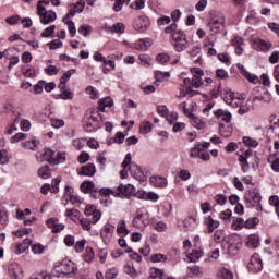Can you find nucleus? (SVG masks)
Listing matches in <instances>:
<instances>
[{
	"mask_svg": "<svg viewBox=\"0 0 279 279\" xmlns=\"http://www.w3.org/2000/svg\"><path fill=\"white\" fill-rule=\"evenodd\" d=\"M98 193H100L104 197H108V195H113V197H130L136 193V187H134L132 184H120L116 190L110 187H102L99 190L98 187Z\"/></svg>",
	"mask_w": 279,
	"mask_h": 279,
	"instance_id": "obj_1",
	"label": "nucleus"
},
{
	"mask_svg": "<svg viewBox=\"0 0 279 279\" xmlns=\"http://www.w3.org/2000/svg\"><path fill=\"white\" fill-rule=\"evenodd\" d=\"M213 34H219L223 27H226V16L219 11H211L207 23Z\"/></svg>",
	"mask_w": 279,
	"mask_h": 279,
	"instance_id": "obj_2",
	"label": "nucleus"
},
{
	"mask_svg": "<svg viewBox=\"0 0 279 279\" xmlns=\"http://www.w3.org/2000/svg\"><path fill=\"white\" fill-rule=\"evenodd\" d=\"M77 271V265L73 263L72 260H63V262H56L53 266V274H56L57 277H60V274H63V276H75V272Z\"/></svg>",
	"mask_w": 279,
	"mask_h": 279,
	"instance_id": "obj_3",
	"label": "nucleus"
},
{
	"mask_svg": "<svg viewBox=\"0 0 279 279\" xmlns=\"http://www.w3.org/2000/svg\"><path fill=\"white\" fill-rule=\"evenodd\" d=\"M244 202L248 208H256V210H263V196H260V191L257 189H251L245 193Z\"/></svg>",
	"mask_w": 279,
	"mask_h": 279,
	"instance_id": "obj_4",
	"label": "nucleus"
},
{
	"mask_svg": "<svg viewBox=\"0 0 279 279\" xmlns=\"http://www.w3.org/2000/svg\"><path fill=\"white\" fill-rule=\"evenodd\" d=\"M192 78L187 77L184 78L183 84L184 86H191V88H201L204 86V70L199 68L191 69Z\"/></svg>",
	"mask_w": 279,
	"mask_h": 279,
	"instance_id": "obj_5",
	"label": "nucleus"
},
{
	"mask_svg": "<svg viewBox=\"0 0 279 279\" xmlns=\"http://www.w3.org/2000/svg\"><path fill=\"white\" fill-rule=\"evenodd\" d=\"M150 222L151 220H150L149 210H147V208L145 207H142L137 209L136 216L134 217L132 223L134 228H138V230H143L147 228V225Z\"/></svg>",
	"mask_w": 279,
	"mask_h": 279,
	"instance_id": "obj_6",
	"label": "nucleus"
},
{
	"mask_svg": "<svg viewBox=\"0 0 279 279\" xmlns=\"http://www.w3.org/2000/svg\"><path fill=\"white\" fill-rule=\"evenodd\" d=\"M37 14L41 25H49V23H53V21L58 19V15L54 13V11H47V9L40 4L37 5Z\"/></svg>",
	"mask_w": 279,
	"mask_h": 279,
	"instance_id": "obj_7",
	"label": "nucleus"
},
{
	"mask_svg": "<svg viewBox=\"0 0 279 279\" xmlns=\"http://www.w3.org/2000/svg\"><path fill=\"white\" fill-rule=\"evenodd\" d=\"M83 126L87 132H96L99 128V119L95 113H86L83 118Z\"/></svg>",
	"mask_w": 279,
	"mask_h": 279,
	"instance_id": "obj_8",
	"label": "nucleus"
},
{
	"mask_svg": "<svg viewBox=\"0 0 279 279\" xmlns=\"http://www.w3.org/2000/svg\"><path fill=\"white\" fill-rule=\"evenodd\" d=\"M247 269L251 274H258V271H263V259H260V255H258V253L251 256Z\"/></svg>",
	"mask_w": 279,
	"mask_h": 279,
	"instance_id": "obj_9",
	"label": "nucleus"
},
{
	"mask_svg": "<svg viewBox=\"0 0 279 279\" xmlns=\"http://www.w3.org/2000/svg\"><path fill=\"white\" fill-rule=\"evenodd\" d=\"M133 27L140 34H144L149 28V17L145 15L137 17L133 23Z\"/></svg>",
	"mask_w": 279,
	"mask_h": 279,
	"instance_id": "obj_10",
	"label": "nucleus"
},
{
	"mask_svg": "<svg viewBox=\"0 0 279 279\" xmlns=\"http://www.w3.org/2000/svg\"><path fill=\"white\" fill-rule=\"evenodd\" d=\"M9 276L12 279H23L25 278V272L23 267L19 263H11L8 268Z\"/></svg>",
	"mask_w": 279,
	"mask_h": 279,
	"instance_id": "obj_11",
	"label": "nucleus"
},
{
	"mask_svg": "<svg viewBox=\"0 0 279 279\" xmlns=\"http://www.w3.org/2000/svg\"><path fill=\"white\" fill-rule=\"evenodd\" d=\"M129 169L131 171V175L135 180H138V182L147 181V175H145V172H143V169H141V167H138L137 165L132 163Z\"/></svg>",
	"mask_w": 279,
	"mask_h": 279,
	"instance_id": "obj_12",
	"label": "nucleus"
},
{
	"mask_svg": "<svg viewBox=\"0 0 279 279\" xmlns=\"http://www.w3.org/2000/svg\"><path fill=\"white\" fill-rule=\"evenodd\" d=\"M84 214L86 215V217H92V223H97V221H99V219H101V211L97 210L95 205H87L85 207Z\"/></svg>",
	"mask_w": 279,
	"mask_h": 279,
	"instance_id": "obj_13",
	"label": "nucleus"
},
{
	"mask_svg": "<svg viewBox=\"0 0 279 279\" xmlns=\"http://www.w3.org/2000/svg\"><path fill=\"white\" fill-rule=\"evenodd\" d=\"M112 234H114V226L109 223L105 225V227L100 231V235L106 245L110 243V239H112Z\"/></svg>",
	"mask_w": 279,
	"mask_h": 279,
	"instance_id": "obj_14",
	"label": "nucleus"
},
{
	"mask_svg": "<svg viewBox=\"0 0 279 279\" xmlns=\"http://www.w3.org/2000/svg\"><path fill=\"white\" fill-rule=\"evenodd\" d=\"M216 119H221L225 123H232V112L226 109H216L213 111Z\"/></svg>",
	"mask_w": 279,
	"mask_h": 279,
	"instance_id": "obj_15",
	"label": "nucleus"
},
{
	"mask_svg": "<svg viewBox=\"0 0 279 279\" xmlns=\"http://www.w3.org/2000/svg\"><path fill=\"white\" fill-rule=\"evenodd\" d=\"M270 130L277 134V138L274 141V149H279V120L276 116L270 117Z\"/></svg>",
	"mask_w": 279,
	"mask_h": 279,
	"instance_id": "obj_16",
	"label": "nucleus"
},
{
	"mask_svg": "<svg viewBox=\"0 0 279 279\" xmlns=\"http://www.w3.org/2000/svg\"><path fill=\"white\" fill-rule=\"evenodd\" d=\"M46 225L54 234H58L59 232H62V230H64V225L59 223L58 218L48 219L46 221Z\"/></svg>",
	"mask_w": 279,
	"mask_h": 279,
	"instance_id": "obj_17",
	"label": "nucleus"
},
{
	"mask_svg": "<svg viewBox=\"0 0 279 279\" xmlns=\"http://www.w3.org/2000/svg\"><path fill=\"white\" fill-rule=\"evenodd\" d=\"M236 66L239 71L243 74V76L251 82V84H258V82H260V78H258V76H256L255 74H252L248 71H246L243 64L238 63Z\"/></svg>",
	"mask_w": 279,
	"mask_h": 279,
	"instance_id": "obj_18",
	"label": "nucleus"
},
{
	"mask_svg": "<svg viewBox=\"0 0 279 279\" xmlns=\"http://www.w3.org/2000/svg\"><path fill=\"white\" fill-rule=\"evenodd\" d=\"M253 49L256 51H269V49H271V43L263 39H255L253 41Z\"/></svg>",
	"mask_w": 279,
	"mask_h": 279,
	"instance_id": "obj_19",
	"label": "nucleus"
},
{
	"mask_svg": "<svg viewBox=\"0 0 279 279\" xmlns=\"http://www.w3.org/2000/svg\"><path fill=\"white\" fill-rule=\"evenodd\" d=\"M149 182L153 186H156L157 189H165V186H167L168 184L167 178L160 175L150 177Z\"/></svg>",
	"mask_w": 279,
	"mask_h": 279,
	"instance_id": "obj_20",
	"label": "nucleus"
},
{
	"mask_svg": "<svg viewBox=\"0 0 279 279\" xmlns=\"http://www.w3.org/2000/svg\"><path fill=\"white\" fill-rule=\"evenodd\" d=\"M232 132H234V128L230 123H220L219 124V134L225 138H230L232 136Z\"/></svg>",
	"mask_w": 279,
	"mask_h": 279,
	"instance_id": "obj_21",
	"label": "nucleus"
},
{
	"mask_svg": "<svg viewBox=\"0 0 279 279\" xmlns=\"http://www.w3.org/2000/svg\"><path fill=\"white\" fill-rule=\"evenodd\" d=\"M151 45H154V39L151 38L140 39L135 43V49H137V51H147Z\"/></svg>",
	"mask_w": 279,
	"mask_h": 279,
	"instance_id": "obj_22",
	"label": "nucleus"
},
{
	"mask_svg": "<svg viewBox=\"0 0 279 279\" xmlns=\"http://www.w3.org/2000/svg\"><path fill=\"white\" fill-rule=\"evenodd\" d=\"M260 245V236L258 234L253 233L246 238V247L250 250H256Z\"/></svg>",
	"mask_w": 279,
	"mask_h": 279,
	"instance_id": "obj_23",
	"label": "nucleus"
},
{
	"mask_svg": "<svg viewBox=\"0 0 279 279\" xmlns=\"http://www.w3.org/2000/svg\"><path fill=\"white\" fill-rule=\"evenodd\" d=\"M96 172L97 168L93 163H87L86 166H83L81 168V171H78V175H86L88 178H93Z\"/></svg>",
	"mask_w": 279,
	"mask_h": 279,
	"instance_id": "obj_24",
	"label": "nucleus"
},
{
	"mask_svg": "<svg viewBox=\"0 0 279 279\" xmlns=\"http://www.w3.org/2000/svg\"><path fill=\"white\" fill-rule=\"evenodd\" d=\"M81 191L83 193H99V187L92 181H85L81 184Z\"/></svg>",
	"mask_w": 279,
	"mask_h": 279,
	"instance_id": "obj_25",
	"label": "nucleus"
},
{
	"mask_svg": "<svg viewBox=\"0 0 279 279\" xmlns=\"http://www.w3.org/2000/svg\"><path fill=\"white\" fill-rule=\"evenodd\" d=\"M189 119L193 128H196V130H204V128H206V122L202 120V118L195 116L194 113H192Z\"/></svg>",
	"mask_w": 279,
	"mask_h": 279,
	"instance_id": "obj_26",
	"label": "nucleus"
},
{
	"mask_svg": "<svg viewBox=\"0 0 279 279\" xmlns=\"http://www.w3.org/2000/svg\"><path fill=\"white\" fill-rule=\"evenodd\" d=\"M123 271L126 274V276H130V278L136 279L138 278V270L134 267L132 263H126L123 266Z\"/></svg>",
	"mask_w": 279,
	"mask_h": 279,
	"instance_id": "obj_27",
	"label": "nucleus"
},
{
	"mask_svg": "<svg viewBox=\"0 0 279 279\" xmlns=\"http://www.w3.org/2000/svg\"><path fill=\"white\" fill-rule=\"evenodd\" d=\"M112 106H114V102L111 97H106L98 101V110L100 112H106V108H112Z\"/></svg>",
	"mask_w": 279,
	"mask_h": 279,
	"instance_id": "obj_28",
	"label": "nucleus"
},
{
	"mask_svg": "<svg viewBox=\"0 0 279 279\" xmlns=\"http://www.w3.org/2000/svg\"><path fill=\"white\" fill-rule=\"evenodd\" d=\"M205 225L207 226L208 233L213 234V232H215L219 226V220H215L213 217L208 216L205 218Z\"/></svg>",
	"mask_w": 279,
	"mask_h": 279,
	"instance_id": "obj_29",
	"label": "nucleus"
},
{
	"mask_svg": "<svg viewBox=\"0 0 279 279\" xmlns=\"http://www.w3.org/2000/svg\"><path fill=\"white\" fill-rule=\"evenodd\" d=\"M204 256V251L202 248H194L187 256L190 263H197L199 258Z\"/></svg>",
	"mask_w": 279,
	"mask_h": 279,
	"instance_id": "obj_30",
	"label": "nucleus"
},
{
	"mask_svg": "<svg viewBox=\"0 0 279 279\" xmlns=\"http://www.w3.org/2000/svg\"><path fill=\"white\" fill-rule=\"evenodd\" d=\"M174 49L178 53L189 49L190 43L189 39H180L179 41H173Z\"/></svg>",
	"mask_w": 279,
	"mask_h": 279,
	"instance_id": "obj_31",
	"label": "nucleus"
},
{
	"mask_svg": "<svg viewBox=\"0 0 279 279\" xmlns=\"http://www.w3.org/2000/svg\"><path fill=\"white\" fill-rule=\"evenodd\" d=\"M107 32H110L111 34H124L125 33V25L123 23L118 22L113 24L112 26L107 28Z\"/></svg>",
	"mask_w": 279,
	"mask_h": 279,
	"instance_id": "obj_32",
	"label": "nucleus"
},
{
	"mask_svg": "<svg viewBox=\"0 0 279 279\" xmlns=\"http://www.w3.org/2000/svg\"><path fill=\"white\" fill-rule=\"evenodd\" d=\"M155 77H156L155 84H156V86H158V84H160V82H167V80H169V77H171V73L157 71L155 73Z\"/></svg>",
	"mask_w": 279,
	"mask_h": 279,
	"instance_id": "obj_33",
	"label": "nucleus"
},
{
	"mask_svg": "<svg viewBox=\"0 0 279 279\" xmlns=\"http://www.w3.org/2000/svg\"><path fill=\"white\" fill-rule=\"evenodd\" d=\"M117 232L118 234H121V236H128L130 234V230H128V225L125 223V220H121L118 222Z\"/></svg>",
	"mask_w": 279,
	"mask_h": 279,
	"instance_id": "obj_34",
	"label": "nucleus"
},
{
	"mask_svg": "<svg viewBox=\"0 0 279 279\" xmlns=\"http://www.w3.org/2000/svg\"><path fill=\"white\" fill-rule=\"evenodd\" d=\"M191 93H193L191 85H184L183 83V85H181L179 88V95H177V97H179V99H183V97L191 95Z\"/></svg>",
	"mask_w": 279,
	"mask_h": 279,
	"instance_id": "obj_35",
	"label": "nucleus"
},
{
	"mask_svg": "<svg viewBox=\"0 0 279 279\" xmlns=\"http://www.w3.org/2000/svg\"><path fill=\"white\" fill-rule=\"evenodd\" d=\"M236 93L232 92L230 88L225 89L222 94V99L225 102H227L229 106L232 105V101L234 100V96Z\"/></svg>",
	"mask_w": 279,
	"mask_h": 279,
	"instance_id": "obj_36",
	"label": "nucleus"
},
{
	"mask_svg": "<svg viewBox=\"0 0 279 279\" xmlns=\"http://www.w3.org/2000/svg\"><path fill=\"white\" fill-rule=\"evenodd\" d=\"M83 259L85 263H93V260H95V251L93 250V247L87 246L85 248V253L83 254Z\"/></svg>",
	"mask_w": 279,
	"mask_h": 279,
	"instance_id": "obj_37",
	"label": "nucleus"
},
{
	"mask_svg": "<svg viewBox=\"0 0 279 279\" xmlns=\"http://www.w3.org/2000/svg\"><path fill=\"white\" fill-rule=\"evenodd\" d=\"M56 158V153L51 150V148H46L43 154V159L50 165H53V160Z\"/></svg>",
	"mask_w": 279,
	"mask_h": 279,
	"instance_id": "obj_38",
	"label": "nucleus"
},
{
	"mask_svg": "<svg viewBox=\"0 0 279 279\" xmlns=\"http://www.w3.org/2000/svg\"><path fill=\"white\" fill-rule=\"evenodd\" d=\"M41 38H56V25H50L41 32Z\"/></svg>",
	"mask_w": 279,
	"mask_h": 279,
	"instance_id": "obj_39",
	"label": "nucleus"
},
{
	"mask_svg": "<svg viewBox=\"0 0 279 279\" xmlns=\"http://www.w3.org/2000/svg\"><path fill=\"white\" fill-rule=\"evenodd\" d=\"M148 279H165V274L159 268L153 267L149 269Z\"/></svg>",
	"mask_w": 279,
	"mask_h": 279,
	"instance_id": "obj_40",
	"label": "nucleus"
},
{
	"mask_svg": "<svg viewBox=\"0 0 279 279\" xmlns=\"http://www.w3.org/2000/svg\"><path fill=\"white\" fill-rule=\"evenodd\" d=\"M242 104H245V96L243 94L236 93L231 102L232 108H239Z\"/></svg>",
	"mask_w": 279,
	"mask_h": 279,
	"instance_id": "obj_41",
	"label": "nucleus"
},
{
	"mask_svg": "<svg viewBox=\"0 0 279 279\" xmlns=\"http://www.w3.org/2000/svg\"><path fill=\"white\" fill-rule=\"evenodd\" d=\"M171 210H173L171 203H165L159 208V213H161L163 217H171Z\"/></svg>",
	"mask_w": 279,
	"mask_h": 279,
	"instance_id": "obj_42",
	"label": "nucleus"
},
{
	"mask_svg": "<svg viewBox=\"0 0 279 279\" xmlns=\"http://www.w3.org/2000/svg\"><path fill=\"white\" fill-rule=\"evenodd\" d=\"M21 145L24 149H31V151H35L36 148L38 147V141L37 140L26 141V142H22Z\"/></svg>",
	"mask_w": 279,
	"mask_h": 279,
	"instance_id": "obj_43",
	"label": "nucleus"
},
{
	"mask_svg": "<svg viewBox=\"0 0 279 279\" xmlns=\"http://www.w3.org/2000/svg\"><path fill=\"white\" fill-rule=\"evenodd\" d=\"M218 276L221 279H234V272L228 268H221L218 272Z\"/></svg>",
	"mask_w": 279,
	"mask_h": 279,
	"instance_id": "obj_44",
	"label": "nucleus"
},
{
	"mask_svg": "<svg viewBox=\"0 0 279 279\" xmlns=\"http://www.w3.org/2000/svg\"><path fill=\"white\" fill-rule=\"evenodd\" d=\"M215 243H223L226 241V231L218 229L214 233Z\"/></svg>",
	"mask_w": 279,
	"mask_h": 279,
	"instance_id": "obj_45",
	"label": "nucleus"
},
{
	"mask_svg": "<svg viewBox=\"0 0 279 279\" xmlns=\"http://www.w3.org/2000/svg\"><path fill=\"white\" fill-rule=\"evenodd\" d=\"M140 130L143 134H149L154 130V124L149 121H144L141 123Z\"/></svg>",
	"mask_w": 279,
	"mask_h": 279,
	"instance_id": "obj_46",
	"label": "nucleus"
},
{
	"mask_svg": "<svg viewBox=\"0 0 279 279\" xmlns=\"http://www.w3.org/2000/svg\"><path fill=\"white\" fill-rule=\"evenodd\" d=\"M38 175L39 178H41L43 180H47L48 178H51V169H49V167H41L38 170Z\"/></svg>",
	"mask_w": 279,
	"mask_h": 279,
	"instance_id": "obj_47",
	"label": "nucleus"
},
{
	"mask_svg": "<svg viewBox=\"0 0 279 279\" xmlns=\"http://www.w3.org/2000/svg\"><path fill=\"white\" fill-rule=\"evenodd\" d=\"M268 162L271 165L272 171H275V173H279V158H276V156H270L268 158Z\"/></svg>",
	"mask_w": 279,
	"mask_h": 279,
	"instance_id": "obj_48",
	"label": "nucleus"
},
{
	"mask_svg": "<svg viewBox=\"0 0 279 279\" xmlns=\"http://www.w3.org/2000/svg\"><path fill=\"white\" fill-rule=\"evenodd\" d=\"M239 114H247L252 110V105L250 100H244V102L239 107Z\"/></svg>",
	"mask_w": 279,
	"mask_h": 279,
	"instance_id": "obj_49",
	"label": "nucleus"
},
{
	"mask_svg": "<svg viewBox=\"0 0 279 279\" xmlns=\"http://www.w3.org/2000/svg\"><path fill=\"white\" fill-rule=\"evenodd\" d=\"M150 260H151V263H166L167 256L161 253L153 254L150 256Z\"/></svg>",
	"mask_w": 279,
	"mask_h": 279,
	"instance_id": "obj_50",
	"label": "nucleus"
},
{
	"mask_svg": "<svg viewBox=\"0 0 279 279\" xmlns=\"http://www.w3.org/2000/svg\"><path fill=\"white\" fill-rule=\"evenodd\" d=\"M66 162V153H58L57 157H54L52 165H62Z\"/></svg>",
	"mask_w": 279,
	"mask_h": 279,
	"instance_id": "obj_51",
	"label": "nucleus"
},
{
	"mask_svg": "<svg viewBox=\"0 0 279 279\" xmlns=\"http://www.w3.org/2000/svg\"><path fill=\"white\" fill-rule=\"evenodd\" d=\"M243 143L246 147H258V141H256L250 136H244Z\"/></svg>",
	"mask_w": 279,
	"mask_h": 279,
	"instance_id": "obj_52",
	"label": "nucleus"
},
{
	"mask_svg": "<svg viewBox=\"0 0 279 279\" xmlns=\"http://www.w3.org/2000/svg\"><path fill=\"white\" fill-rule=\"evenodd\" d=\"M90 32H93V27L88 26V25H82L78 27V34H81L82 36H84L85 38L87 36H90Z\"/></svg>",
	"mask_w": 279,
	"mask_h": 279,
	"instance_id": "obj_53",
	"label": "nucleus"
},
{
	"mask_svg": "<svg viewBox=\"0 0 279 279\" xmlns=\"http://www.w3.org/2000/svg\"><path fill=\"white\" fill-rule=\"evenodd\" d=\"M199 151H202V146L199 143H196L193 148L190 149L191 158H199Z\"/></svg>",
	"mask_w": 279,
	"mask_h": 279,
	"instance_id": "obj_54",
	"label": "nucleus"
},
{
	"mask_svg": "<svg viewBox=\"0 0 279 279\" xmlns=\"http://www.w3.org/2000/svg\"><path fill=\"white\" fill-rule=\"evenodd\" d=\"M217 58L219 62H222V64H226V66H230L231 61H230V56H228V53H218Z\"/></svg>",
	"mask_w": 279,
	"mask_h": 279,
	"instance_id": "obj_55",
	"label": "nucleus"
},
{
	"mask_svg": "<svg viewBox=\"0 0 279 279\" xmlns=\"http://www.w3.org/2000/svg\"><path fill=\"white\" fill-rule=\"evenodd\" d=\"M223 250H227L230 256H236V252H239V248L234 244H223Z\"/></svg>",
	"mask_w": 279,
	"mask_h": 279,
	"instance_id": "obj_56",
	"label": "nucleus"
},
{
	"mask_svg": "<svg viewBox=\"0 0 279 279\" xmlns=\"http://www.w3.org/2000/svg\"><path fill=\"white\" fill-rule=\"evenodd\" d=\"M172 40L173 43H178L180 40H186V34H184V31L179 29L177 33L173 34Z\"/></svg>",
	"mask_w": 279,
	"mask_h": 279,
	"instance_id": "obj_57",
	"label": "nucleus"
},
{
	"mask_svg": "<svg viewBox=\"0 0 279 279\" xmlns=\"http://www.w3.org/2000/svg\"><path fill=\"white\" fill-rule=\"evenodd\" d=\"M250 158H252V149H247L244 153H242L238 160L239 162H247V160H250Z\"/></svg>",
	"mask_w": 279,
	"mask_h": 279,
	"instance_id": "obj_58",
	"label": "nucleus"
},
{
	"mask_svg": "<svg viewBox=\"0 0 279 279\" xmlns=\"http://www.w3.org/2000/svg\"><path fill=\"white\" fill-rule=\"evenodd\" d=\"M206 8H208V0H199L195 4V11L196 12H204V10H206Z\"/></svg>",
	"mask_w": 279,
	"mask_h": 279,
	"instance_id": "obj_59",
	"label": "nucleus"
},
{
	"mask_svg": "<svg viewBox=\"0 0 279 279\" xmlns=\"http://www.w3.org/2000/svg\"><path fill=\"white\" fill-rule=\"evenodd\" d=\"M178 24H175V23H172V24H170L169 26H167L166 28H165V32L167 33V34H169L170 36H171V38H173V34H178Z\"/></svg>",
	"mask_w": 279,
	"mask_h": 279,
	"instance_id": "obj_60",
	"label": "nucleus"
},
{
	"mask_svg": "<svg viewBox=\"0 0 279 279\" xmlns=\"http://www.w3.org/2000/svg\"><path fill=\"white\" fill-rule=\"evenodd\" d=\"M117 276H119V270L117 268H110L105 274L106 279H116Z\"/></svg>",
	"mask_w": 279,
	"mask_h": 279,
	"instance_id": "obj_61",
	"label": "nucleus"
},
{
	"mask_svg": "<svg viewBox=\"0 0 279 279\" xmlns=\"http://www.w3.org/2000/svg\"><path fill=\"white\" fill-rule=\"evenodd\" d=\"M179 178L182 182H187V180H191V171L186 169L180 170Z\"/></svg>",
	"mask_w": 279,
	"mask_h": 279,
	"instance_id": "obj_62",
	"label": "nucleus"
},
{
	"mask_svg": "<svg viewBox=\"0 0 279 279\" xmlns=\"http://www.w3.org/2000/svg\"><path fill=\"white\" fill-rule=\"evenodd\" d=\"M60 99H73V92H71V89H63L61 90V93L59 94Z\"/></svg>",
	"mask_w": 279,
	"mask_h": 279,
	"instance_id": "obj_63",
	"label": "nucleus"
},
{
	"mask_svg": "<svg viewBox=\"0 0 279 279\" xmlns=\"http://www.w3.org/2000/svg\"><path fill=\"white\" fill-rule=\"evenodd\" d=\"M187 193H190V195H199V187L197 184L192 183L187 185Z\"/></svg>",
	"mask_w": 279,
	"mask_h": 279,
	"instance_id": "obj_64",
	"label": "nucleus"
}]
</instances>
